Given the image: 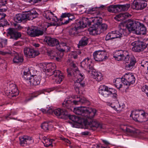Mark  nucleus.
<instances>
[{"label":"nucleus","instance_id":"nucleus-1","mask_svg":"<svg viewBox=\"0 0 148 148\" xmlns=\"http://www.w3.org/2000/svg\"><path fill=\"white\" fill-rule=\"evenodd\" d=\"M73 112L77 115H81L79 117L83 122L93 117L97 111L96 109L91 108L81 107L74 108Z\"/></svg>","mask_w":148,"mask_h":148},{"label":"nucleus","instance_id":"nucleus-2","mask_svg":"<svg viewBox=\"0 0 148 148\" xmlns=\"http://www.w3.org/2000/svg\"><path fill=\"white\" fill-rule=\"evenodd\" d=\"M127 26L130 31L133 33L139 35H143L146 34V28L143 24L135 21L129 20Z\"/></svg>","mask_w":148,"mask_h":148},{"label":"nucleus","instance_id":"nucleus-3","mask_svg":"<svg viewBox=\"0 0 148 148\" xmlns=\"http://www.w3.org/2000/svg\"><path fill=\"white\" fill-rule=\"evenodd\" d=\"M23 77L24 82L27 85H33L36 86L39 85L41 80L40 76L35 75L31 76L29 68H24Z\"/></svg>","mask_w":148,"mask_h":148},{"label":"nucleus","instance_id":"nucleus-4","mask_svg":"<svg viewBox=\"0 0 148 148\" xmlns=\"http://www.w3.org/2000/svg\"><path fill=\"white\" fill-rule=\"evenodd\" d=\"M44 41L47 43L51 47H53L54 46H58V45L60 47H63L64 48H62L57 47L59 50L61 51V53L62 56H63V51L69 49V47L66 46V45L65 43H61L60 45L59 42L56 39L51 38L49 36H46L44 39Z\"/></svg>","mask_w":148,"mask_h":148},{"label":"nucleus","instance_id":"nucleus-5","mask_svg":"<svg viewBox=\"0 0 148 148\" xmlns=\"http://www.w3.org/2000/svg\"><path fill=\"white\" fill-rule=\"evenodd\" d=\"M99 93L100 95L106 98L112 95V97L115 99L117 96L115 89L109 88L104 85H101L100 86Z\"/></svg>","mask_w":148,"mask_h":148},{"label":"nucleus","instance_id":"nucleus-6","mask_svg":"<svg viewBox=\"0 0 148 148\" xmlns=\"http://www.w3.org/2000/svg\"><path fill=\"white\" fill-rule=\"evenodd\" d=\"M122 78L123 84L127 87L133 85L135 82V77L132 73H126Z\"/></svg>","mask_w":148,"mask_h":148},{"label":"nucleus","instance_id":"nucleus-7","mask_svg":"<svg viewBox=\"0 0 148 148\" xmlns=\"http://www.w3.org/2000/svg\"><path fill=\"white\" fill-rule=\"evenodd\" d=\"M107 53L105 51L99 50L93 53L95 60L97 61L101 62L105 60L108 58Z\"/></svg>","mask_w":148,"mask_h":148},{"label":"nucleus","instance_id":"nucleus-8","mask_svg":"<svg viewBox=\"0 0 148 148\" xmlns=\"http://www.w3.org/2000/svg\"><path fill=\"white\" fill-rule=\"evenodd\" d=\"M94 64L91 60L89 58L85 59L81 63V66L88 73L93 70Z\"/></svg>","mask_w":148,"mask_h":148},{"label":"nucleus","instance_id":"nucleus-9","mask_svg":"<svg viewBox=\"0 0 148 148\" xmlns=\"http://www.w3.org/2000/svg\"><path fill=\"white\" fill-rule=\"evenodd\" d=\"M93 118V117L91 119L84 121H83V122L86 123H87L89 129L91 128L92 130H95L97 128H99L101 129L104 128V126L100 124L96 120H92Z\"/></svg>","mask_w":148,"mask_h":148},{"label":"nucleus","instance_id":"nucleus-10","mask_svg":"<svg viewBox=\"0 0 148 148\" xmlns=\"http://www.w3.org/2000/svg\"><path fill=\"white\" fill-rule=\"evenodd\" d=\"M1 53L3 55H5L7 54H11L12 56H14V57L13 59V62L14 63H19L23 62V56L21 55H19L14 51L9 52H1Z\"/></svg>","mask_w":148,"mask_h":148},{"label":"nucleus","instance_id":"nucleus-11","mask_svg":"<svg viewBox=\"0 0 148 148\" xmlns=\"http://www.w3.org/2000/svg\"><path fill=\"white\" fill-rule=\"evenodd\" d=\"M130 56L125 54V53L122 50L116 51L114 54L113 57L117 61H127L129 59Z\"/></svg>","mask_w":148,"mask_h":148},{"label":"nucleus","instance_id":"nucleus-12","mask_svg":"<svg viewBox=\"0 0 148 148\" xmlns=\"http://www.w3.org/2000/svg\"><path fill=\"white\" fill-rule=\"evenodd\" d=\"M132 45L133 46L132 50L135 52H139L146 49V45L144 42L140 41H134L132 43Z\"/></svg>","mask_w":148,"mask_h":148},{"label":"nucleus","instance_id":"nucleus-13","mask_svg":"<svg viewBox=\"0 0 148 148\" xmlns=\"http://www.w3.org/2000/svg\"><path fill=\"white\" fill-rule=\"evenodd\" d=\"M24 53L26 57L30 58L35 57L39 54L38 51H35L33 49L27 47L24 48Z\"/></svg>","mask_w":148,"mask_h":148},{"label":"nucleus","instance_id":"nucleus-14","mask_svg":"<svg viewBox=\"0 0 148 148\" xmlns=\"http://www.w3.org/2000/svg\"><path fill=\"white\" fill-rule=\"evenodd\" d=\"M52 72L53 73L52 75L53 80L57 84L60 83L64 78L63 74L58 70L53 71Z\"/></svg>","mask_w":148,"mask_h":148},{"label":"nucleus","instance_id":"nucleus-15","mask_svg":"<svg viewBox=\"0 0 148 148\" xmlns=\"http://www.w3.org/2000/svg\"><path fill=\"white\" fill-rule=\"evenodd\" d=\"M147 5V3L144 0L134 1L131 5V8L137 10H141Z\"/></svg>","mask_w":148,"mask_h":148},{"label":"nucleus","instance_id":"nucleus-16","mask_svg":"<svg viewBox=\"0 0 148 148\" xmlns=\"http://www.w3.org/2000/svg\"><path fill=\"white\" fill-rule=\"evenodd\" d=\"M122 27H124V26L123 24L121 23L119 25V30L113 31V33H114L116 35L117 38H121L123 37V36H125L127 34V29L123 28Z\"/></svg>","mask_w":148,"mask_h":148},{"label":"nucleus","instance_id":"nucleus-17","mask_svg":"<svg viewBox=\"0 0 148 148\" xmlns=\"http://www.w3.org/2000/svg\"><path fill=\"white\" fill-rule=\"evenodd\" d=\"M7 35L10 38L17 40L21 36L20 32L15 31L12 28H9L7 30Z\"/></svg>","mask_w":148,"mask_h":148},{"label":"nucleus","instance_id":"nucleus-18","mask_svg":"<svg viewBox=\"0 0 148 148\" xmlns=\"http://www.w3.org/2000/svg\"><path fill=\"white\" fill-rule=\"evenodd\" d=\"M81 29L80 24L76 23L71 27L69 30V34L71 36H73L81 32Z\"/></svg>","mask_w":148,"mask_h":148},{"label":"nucleus","instance_id":"nucleus-19","mask_svg":"<svg viewBox=\"0 0 148 148\" xmlns=\"http://www.w3.org/2000/svg\"><path fill=\"white\" fill-rule=\"evenodd\" d=\"M20 144L22 146L29 144L33 142L32 138L28 136H23L19 137Z\"/></svg>","mask_w":148,"mask_h":148},{"label":"nucleus","instance_id":"nucleus-20","mask_svg":"<svg viewBox=\"0 0 148 148\" xmlns=\"http://www.w3.org/2000/svg\"><path fill=\"white\" fill-rule=\"evenodd\" d=\"M125 61L126 63H128V64L126 65L125 67V69L128 71L131 70L136 62V59L132 56H130L129 57V59L128 60Z\"/></svg>","mask_w":148,"mask_h":148},{"label":"nucleus","instance_id":"nucleus-21","mask_svg":"<svg viewBox=\"0 0 148 148\" xmlns=\"http://www.w3.org/2000/svg\"><path fill=\"white\" fill-rule=\"evenodd\" d=\"M111 107L118 112L120 113L123 111L125 108V104L123 103H119L118 100H116L115 103L112 104Z\"/></svg>","mask_w":148,"mask_h":148},{"label":"nucleus","instance_id":"nucleus-22","mask_svg":"<svg viewBox=\"0 0 148 148\" xmlns=\"http://www.w3.org/2000/svg\"><path fill=\"white\" fill-rule=\"evenodd\" d=\"M53 113L61 119L66 118L67 116V113L66 111L59 108L54 110Z\"/></svg>","mask_w":148,"mask_h":148},{"label":"nucleus","instance_id":"nucleus-23","mask_svg":"<svg viewBox=\"0 0 148 148\" xmlns=\"http://www.w3.org/2000/svg\"><path fill=\"white\" fill-rule=\"evenodd\" d=\"M131 16V15L127 12L121 13L115 16L114 18L118 21H123L125 19Z\"/></svg>","mask_w":148,"mask_h":148},{"label":"nucleus","instance_id":"nucleus-24","mask_svg":"<svg viewBox=\"0 0 148 148\" xmlns=\"http://www.w3.org/2000/svg\"><path fill=\"white\" fill-rule=\"evenodd\" d=\"M71 67L72 68H69L67 69V73H68V75L69 77L72 76H74L75 77V74L77 72H78V71H75L74 70L72 69L74 68L75 70H76L77 67H76L75 64L73 63H72L70 64Z\"/></svg>","mask_w":148,"mask_h":148},{"label":"nucleus","instance_id":"nucleus-25","mask_svg":"<svg viewBox=\"0 0 148 148\" xmlns=\"http://www.w3.org/2000/svg\"><path fill=\"white\" fill-rule=\"evenodd\" d=\"M77 23L80 24V26L82 29L86 27L87 25H90L91 24V22L88 18L86 17H83L82 18V21H80Z\"/></svg>","mask_w":148,"mask_h":148},{"label":"nucleus","instance_id":"nucleus-26","mask_svg":"<svg viewBox=\"0 0 148 148\" xmlns=\"http://www.w3.org/2000/svg\"><path fill=\"white\" fill-rule=\"evenodd\" d=\"M26 16V13L17 14L14 17V20L17 23H21L27 20Z\"/></svg>","mask_w":148,"mask_h":148},{"label":"nucleus","instance_id":"nucleus-27","mask_svg":"<svg viewBox=\"0 0 148 148\" xmlns=\"http://www.w3.org/2000/svg\"><path fill=\"white\" fill-rule=\"evenodd\" d=\"M72 104L73 103L71 101V97H69L65 99L62 104L63 107L68 109L70 108L72 106Z\"/></svg>","mask_w":148,"mask_h":148},{"label":"nucleus","instance_id":"nucleus-28","mask_svg":"<svg viewBox=\"0 0 148 148\" xmlns=\"http://www.w3.org/2000/svg\"><path fill=\"white\" fill-rule=\"evenodd\" d=\"M139 118V122H145L148 120V114L143 110H141Z\"/></svg>","mask_w":148,"mask_h":148},{"label":"nucleus","instance_id":"nucleus-29","mask_svg":"<svg viewBox=\"0 0 148 148\" xmlns=\"http://www.w3.org/2000/svg\"><path fill=\"white\" fill-rule=\"evenodd\" d=\"M26 15L27 16V19L32 20L38 16V14L36 11L32 10L29 12L27 14H26Z\"/></svg>","mask_w":148,"mask_h":148},{"label":"nucleus","instance_id":"nucleus-30","mask_svg":"<svg viewBox=\"0 0 148 148\" xmlns=\"http://www.w3.org/2000/svg\"><path fill=\"white\" fill-rule=\"evenodd\" d=\"M36 29L35 27H28L27 29V33L30 36L32 37L36 36Z\"/></svg>","mask_w":148,"mask_h":148},{"label":"nucleus","instance_id":"nucleus-31","mask_svg":"<svg viewBox=\"0 0 148 148\" xmlns=\"http://www.w3.org/2000/svg\"><path fill=\"white\" fill-rule=\"evenodd\" d=\"M68 116L70 120L73 122L80 123L83 122V120H82V119L79 116L73 115H69V116L67 115Z\"/></svg>","mask_w":148,"mask_h":148},{"label":"nucleus","instance_id":"nucleus-32","mask_svg":"<svg viewBox=\"0 0 148 148\" xmlns=\"http://www.w3.org/2000/svg\"><path fill=\"white\" fill-rule=\"evenodd\" d=\"M74 98L75 99H79L78 100H73V102L74 104L75 105H77L79 104H82L85 103L86 101V99L84 98H81L80 97L77 96H75Z\"/></svg>","mask_w":148,"mask_h":148},{"label":"nucleus","instance_id":"nucleus-33","mask_svg":"<svg viewBox=\"0 0 148 148\" xmlns=\"http://www.w3.org/2000/svg\"><path fill=\"white\" fill-rule=\"evenodd\" d=\"M43 143L44 145V146L46 147L49 146L52 147V143L53 141L54 140L53 139H49L47 138L46 137H43Z\"/></svg>","mask_w":148,"mask_h":148},{"label":"nucleus","instance_id":"nucleus-34","mask_svg":"<svg viewBox=\"0 0 148 148\" xmlns=\"http://www.w3.org/2000/svg\"><path fill=\"white\" fill-rule=\"evenodd\" d=\"M117 5L118 12L122 10H127L130 6V5L129 4H126L123 5Z\"/></svg>","mask_w":148,"mask_h":148},{"label":"nucleus","instance_id":"nucleus-35","mask_svg":"<svg viewBox=\"0 0 148 148\" xmlns=\"http://www.w3.org/2000/svg\"><path fill=\"white\" fill-rule=\"evenodd\" d=\"M114 82V84L116 87L118 89H119L120 88L122 87L123 86V84L122 77L121 79H117L115 80Z\"/></svg>","mask_w":148,"mask_h":148},{"label":"nucleus","instance_id":"nucleus-36","mask_svg":"<svg viewBox=\"0 0 148 148\" xmlns=\"http://www.w3.org/2000/svg\"><path fill=\"white\" fill-rule=\"evenodd\" d=\"M88 39L85 37L82 38L79 41V43L78 45V47L80 48V47H82L86 45L88 43Z\"/></svg>","mask_w":148,"mask_h":148},{"label":"nucleus","instance_id":"nucleus-37","mask_svg":"<svg viewBox=\"0 0 148 148\" xmlns=\"http://www.w3.org/2000/svg\"><path fill=\"white\" fill-rule=\"evenodd\" d=\"M90 34L93 35H95L100 34L98 30L97 26L94 28H91L89 29Z\"/></svg>","mask_w":148,"mask_h":148},{"label":"nucleus","instance_id":"nucleus-38","mask_svg":"<svg viewBox=\"0 0 148 148\" xmlns=\"http://www.w3.org/2000/svg\"><path fill=\"white\" fill-rule=\"evenodd\" d=\"M49 20L51 21H52L53 22H51L49 23V26H58V19L56 16H54V14H53V16L52 17L51 19Z\"/></svg>","mask_w":148,"mask_h":148},{"label":"nucleus","instance_id":"nucleus-39","mask_svg":"<svg viewBox=\"0 0 148 148\" xmlns=\"http://www.w3.org/2000/svg\"><path fill=\"white\" fill-rule=\"evenodd\" d=\"M115 38H117L116 35L114 33H113V31L110 32L109 33L106 35V40H112Z\"/></svg>","mask_w":148,"mask_h":148},{"label":"nucleus","instance_id":"nucleus-40","mask_svg":"<svg viewBox=\"0 0 148 148\" xmlns=\"http://www.w3.org/2000/svg\"><path fill=\"white\" fill-rule=\"evenodd\" d=\"M53 14L52 12L47 10L44 12L43 16L47 19L50 20L53 16Z\"/></svg>","mask_w":148,"mask_h":148},{"label":"nucleus","instance_id":"nucleus-41","mask_svg":"<svg viewBox=\"0 0 148 148\" xmlns=\"http://www.w3.org/2000/svg\"><path fill=\"white\" fill-rule=\"evenodd\" d=\"M52 125H49V124L47 122H44L41 125V127L45 131H47L50 129L51 127H52Z\"/></svg>","mask_w":148,"mask_h":148},{"label":"nucleus","instance_id":"nucleus-42","mask_svg":"<svg viewBox=\"0 0 148 148\" xmlns=\"http://www.w3.org/2000/svg\"><path fill=\"white\" fill-rule=\"evenodd\" d=\"M100 33L106 31L108 27V25L106 24H102L101 25L97 26Z\"/></svg>","mask_w":148,"mask_h":148},{"label":"nucleus","instance_id":"nucleus-43","mask_svg":"<svg viewBox=\"0 0 148 148\" xmlns=\"http://www.w3.org/2000/svg\"><path fill=\"white\" fill-rule=\"evenodd\" d=\"M75 86H77L80 88L84 87L85 86V84L83 80H80L79 79H78L77 82L75 83Z\"/></svg>","mask_w":148,"mask_h":148},{"label":"nucleus","instance_id":"nucleus-44","mask_svg":"<svg viewBox=\"0 0 148 148\" xmlns=\"http://www.w3.org/2000/svg\"><path fill=\"white\" fill-rule=\"evenodd\" d=\"M93 21V20H92ZM93 22L97 26H99L102 21V18L99 16L94 17Z\"/></svg>","mask_w":148,"mask_h":148},{"label":"nucleus","instance_id":"nucleus-45","mask_svg":"<svg viewBox=\"0 0 148 148\" xmlns=\"http://www.w3.org/2000/svg\"><path fill=\"white\" fill-rule=\"evenodd\" d=\"M117 5H110L109 6L108 8V11L111 12H114L115 10L118 11Z\"/></svg>","mask_w":148,"mask_h":148},{"label":"nucleus","instance_id":"nucleus-46","mask_svg":"<svg viewBox=\"0 0 148 148\" xmlns=\"http://www.w3.org/2000/svg\"><path fill=\"white\" fill-rule=\"evenodd\" d=\"M46 28H45L43 30H40L36 28V36H38L43 35L44 32L46 30Z\"/></svg>","mask_w":148,"mask_h":148},{"label":"nucleus","instance_id":"nucleus-47","mask_svg":"<svg viewBox=\"0 0 148 148\" xmlns=\"http://www.w3.org/2000/svg\"><path fill=\"white\" fill-rule=\"evenodd\" d=\"M125 129H122V130L128 134H133L134 132V130L130 129L129 128H127L125 126Z\"/></svg>","mask_w":148,"mask_h":148},{"label":"nucleus","instance_id":"nucleus-48","mask_svg":"<svg viewBox=\"0 0 148 148\" xmlns=\"http://www.w3.org/2000/svg\"><path fill=\"white\" fill-rule=\"evenodd\" d=\"M125 129H122V130L128 134H133L134 132V130L130 129L129 128H127L125 126Z\"/></svg>","mask_w":148,"mask_h":148},{"label":"nucleus","instance_id":"nucleus-49","mask_svg":"<svg viewBox=\"0 0 148 148\" xmlns=\"http://www.w3.org/2000/svg\"><path fill=\"white\" fill-rule=\"evenodd\" d=\"M140 112L139 114H138L136 112L135 114H132V118L134 120L136 121L139 122L140 116Z\"/></svg>","mask_w":148,"mask_h":148},{"label":"nucleus","instance_id":"nucleus-50","mask_svg":"<svg viewBox=\"0 0 148 148\" xmlns=\"http://www.w3.org/2000/svg\"><path fill=\"white\" fill-rule=\"evenodd\" d=\"M92 76V77L95 79L98 76V75L101 74V73L99 72H96V71L94 69L91 71Z\"/></svg>","mask_w":148,"mask_h":148},{"label":"nucleus","instance_id":"nucleus-51","mask_svg":"<svg viewBox=\"0 0 148 148\" xmlns=\"http://www.w3.org/2000/svg\"><path fill=\"white\" fill-rule=\"evenodd\" d=\"M7 44V40L0 39V48L5 47Z\"/></svg>","mask_w":148,"mask_h":148},{"label":"nucleus","instance_id":"nucleus-52","mask_svg":"<svg viewBox=\"0 0 148 148\" xmlns=\"http://www.w3.org/2000/svg\"><path fill=\"white\" fill-rule=\"evenodd\" d=\"M17 89L16 88L14 89V91H13L12 90H11L10 92H9V94L8 95H9L12 97L16 96L18 94V93L17 92L15 91Z\"/></svg>","mask_w":148,"mask_h":148},{"label":"nucleus","instance_id":"nucleus-53","mask_svg":"<svg viewBox=\"0 0 148 148\" xmlns=\"http://www.w3.org/2000/svg\"><path fill=\"white\" fill-rule=\"evenodd\" d=\"M6 10L5 8H0V20L2 19L6 16V14L3 13V12Z\"/></svg>","mask_w":148,"mask_h":148},{"label":"nucleus","instance_id":"nucleus-54","mask_svg":"<svg viewBox=\"0 0 148 148\" xmlns=\"http://www.w3.org/2000/svg\"><path fill=\"white\" fill-rule=\"evenodd\" d=\"M44 93L43 92V90H40V91H38V92H37L36 93L33 94L32 96V97L30 98L29 99H28V100H29L32 99L34 97H36L38 95H39L40 94H41Z\"/></svg>","mask_w":148,"mask_h":148},{"label":"nucleus","instance_id":"nucleus-55","mask_svg":"<svg viewBox=\"0 0 148 148\" xmlns=\"http://www.w3.org/2000/svg\"><path fill=\"white\" fill-rule=\"evenodd\" d=\"M133 134L136 136L139 135L141 136H143L144 135V134L142 132H141L138 130H134Z\"/></svg>","mask_w":148,"mask_h":148},{"label":"nucleus","instance_id":"nucleus-56","mask_svg":"<svg viewBox=\"0 0 148 148\" xmlns=\"http://www.w3.org/2000/svg\"><path fill=\"white\" fill-rule=\"evenodd\" d=\"M104 7V6L102 5L101 6L99 7H96L94 8H92L90 9V13H92V12H95L96 11L98 10L100 8H102Z\"/></svg>","mask_w":148,"mask_h":148},{"label":"nucleus","instance_id":"nucleus-57","mask_svg":"<svg viewBox=\"0 0 148 148\" xmlns=\"http://www.w3.org/2000/svg\"><path fill=\"white\" fill-rule=\"evenodd\" d=\"M73 19H75V18H74L73 17L72 18L69 17V18H68L66 20L65 19H63L62 20V21H63V20H64V22H62V23L63 24H66L69 23L70 21H71Z\"/></svg>","mask_w":148,"mask_h":148},{"label":"nucleus","instance_id":"nucleus-58","mask_svg":"<svg viewBox=\"0 0 148 148\" xmlns=\"http://www.w3.org/2000/svg\"><path fill=\"white\" fill-rule=\"evenodd\" d=\"M142 89L143 91L145 92L148 97V86L145 85L143 87Z\"/></svg>","mask_w":148,"mask_h":148},{"label":"nucleus","instance_id":"nucleus-59","mask_svg":"<svg viewBox=\"0 0 148 148\" xmlns=\"http://www.w3.org/2000/svg\"><path fill=\"white\" fill-rule=\"evenodd\" d=\"M17 114V113L16 112H14L13 113H12L11 114H9L7 115V116H5V118L7 119L8 117H9L10 118V119H14L15 120H17V118H13L12 117H9V116L11 115H16Z\"/></svg>","mask_w":148,"mask_h":148},{"label":"nucleus","instance_id":"nucleus-60","mask_svg":"<svg viewBox=\"0 0 148 148\" xmlns=\"http://www.w3.org/2000/svg\"><path fill=\"white\" fill-rule=\"evenodd\" d=\"M61 17L62 18H64L66 17L69 18L71 17V14L69 13H64L62 14L61 16Z\"/></svg>","mask_w":148,"mask_h":148},{"label":"nucleus","instance_id":"nucleus-61","mask_svg":"<svg viewBox=\"0 0 148 148\" xmlns=\"http://www.w3.org/2000/svg\"><path fill=\"white\" fill-rule=\"evenodd\" d=\"M98 75V76L95 79L97 81L99 82L101 80L103 79V76L102 74Z\"/></svg>","mask_w":148,"mask_h":148},{"label":"nucleus","instance_id":"nucleus-62","mask_svg":"<svg viewBox=\"0 0 148 148\" xmlns=\"http://www.w3.org/2000/svg\"><path fill=\"white\" fill-rule=\"evenodd\" d=\"M47 113L49 114H53V111L51 108H47Z\"/></svg>","mask_w":148,"mask_h":148},{"label":"nucleus","instance_id":"nucleus-63","mask_svg":"<svg viewBox=\"0 0 148 148\" xmlns=\"http://www.w3.org/2000/svg\"><path fill=\"white\" fill-rule=\"evenodd\" d=\"M84 75L82 73H79L78 74V79H79L80 80L81 79L82 80H83L84 78Z\"/></svg>","mask_w":148,"mask_h":148},{"label":"nucleus","instance_id":"nucleus-64","mask_svg":"<svg viewBox=\"0 0 148 148\" xmlns=\"http://www.w3.org/2000/svg\"><path fill=\"white\" fill-rule=\"evenodd\" d=\"M144 127L145 129H148V120L145 122H144Z\"/></svg>","mask_w":148,"mask_h":148}]
</instances>
